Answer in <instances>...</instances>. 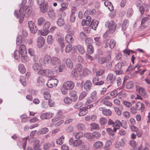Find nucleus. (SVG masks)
Listing matches in <instances>:
<instances>
[{
    "label": "nucleus",
    "mask_w": 150,
    "mask_h": 150,
    "mask_svg": "<svg viewBox=\"0 0 150 150\" xmlns=\"http://www.w3.org/2000/svg\"><path fill=\"white\" fill-rule=\"evenodd\" d=\"M32 8L31 6H25L21 7L19 11H15L14 14L17 18H19V22L21 23L23 19L24 15L25 17H28L32 11Z\"/></svg>",
    "instance_id": "obj_1"
},
{
    "label": "nucleus",
    "mask_w": 150,
    "mask_h": 150,
    "mask_svg": "<svg viewBox=\"0 0 150 150\" xmlns=\"http://www.w3.org/2000/svg\"><path fill=\"white\" fill-rule=\"evenodd\" d=\"M104 70L100 69L96 72L97 76L94 77V84L95 85H101L103 84L104 82L102 81L98 82L99 78L97 76H101L104 73Z\"/></svg>",
    "instance_id": "obj_2"
},
{
    "label": "nucleus",
    "mask_w": 150,
    "mask_h": 150,
    "mask_svg": "<svg viewBox=\"0 0 150 150\" xmlns=\"http://www.w3.org/2000/svg\"><path fill=\"white\" fill-rule=\"evenodd\" d=\"M106 27H108L109 29V33H113L116 30V25L115 22L112 21H108L105 24Z\"/></svg>",
    "instance_id": "obj_3"
},
{
    "label": "nucleus",
    "mask_w": 150,
    "mask_h": 150,
    "mask_svg": "<svg viewBox=\"0 0 150 150\" xmlns=\"http://www.w3.org/2000/svg\"><path fill=\"white\" fill-rule=\"evenodd\" d=\"M38 74L50 77H53L54 73L53 71L48 69L40 70L38 72Z\"/></svg>",
    "instance_id": "obj_4"
},
{
    "label": "nucleus",
    "mask_w": 150,
    "mask_h": 150,
    "mask_svg": "<svg viewBox=\"0 0 150 150\" xmlns=\"http://www.w3.org/2000/svg\"><path fill=\"white\" fill-rule=\"evenodd\" d=\"M51 57L48 54L45 56L43 58L40 59L39 62L42 65H45V64L51 65Z\"/></svg>",
    "instance_id": "obj_5"
},
{
    "label": "nucleus",
    "mask_w": 150,
    "mask_h": 150,
    "mask_svg": "<svg viewBox=\"0 0 150 150\" xmlns=\"http://www.w3.org/2000/svg\"><path fill=\"white\" fill-rule=\"evenodd\" d=\"M19 49L22 59L23 62H25L26 61V58L27 57V51L25 45H21Z\"/></svg>",
    "instance_id": "obj_6"
},
{
    "label": "nucleus",
    "mask_w": 150,
    "mask_h": 150,
    "mask_svg": "<svg viewBox=\"0 0 150 150\" xmlns=\"http://www.w3.org/2000/svg\"><path fill=\"white\" fill-rule=\"evenodd\" d=\"M50 23L49 21H47L44 24L43 27V31L41 33V34L44 36L47 35L50 32L49 28L50 27Z\"/></svg>",
    "instance_id": "obj_7"
},
{
    "label": "nucleus",
    "mask_w": 150,
    "mask_h": 150,
    "mask_svg": "<svg viewBox=\"0 0 150 150\" xmlns=\"http://www.w3.org/2000/svg\"><path fill=\"white\" fill-rule=\"evenodd\" d=\"M74 83L72 81H68L64 82L63 85V88L66 90H70L74 87Z\"/></svg>",
    "instance_id": "obj_8"
},
{
    "label": "nucleus",
    "mask_w": 150,
    "mask_h": 150,
    "mask_svg": "<svg viewBox=\"0 0 150 150\" xmlns=\"http://www.w3.org/2000/svg\"><path fill=\"white\" fill-rule=\"evenodd\" d=\"M116 78L114 75L112 73L109 74L106 77V80L111 84H113L116 81Z\"/></svg>",
    "instance_id": "obj_9"
},
{
    "label": "nucleus",
    "mask_w": 150,
    "mask_h": 150,
    "mask_svg": "<svg viewBox=\"0 0 150 150\" xmlns=\"http://www.w3.org/2000/svg\"><path fill=\"white\" fill-rule=\"evenodd\" d=\"M136 91L138 92L139 94L144 98H147L148 95L145 89L141 86H138L136 88Z\"/></svg>",
    "instance_id": "obj_10"
},
{
    "label": "nucleus",
    "mask_w": 150,
    "mask_h": 150,
    "mask_svg": "<svg viewBox=\"0 0 150 150\" xmlns=\"http://www.w3.org/2000/svg\"><path fill=\"white\" fill-rule=\"evenodd\" d=\"M58 81L57 79H52L47 83L48 87L49 88L52 87L53 86H56L58 83Z\"/></svg>",
    "instance_id": "obj_11"
},
{
    "label": "nucleus",
    "mask_w": 150,
    "mask_h": 150,
    "mask_svg": "<svg viewBox=\"0 0 150 150\" xmlns=\"http://www.w3.org/2000/svg\"><path fill=\"white\" fill-rule=\"evenodd\" d=\"M53 115V114L50 112L43 113L41 114L40 118L42 120L47 119L51 118Z\"/></svg>",
    "instance_id": "obj_12"
},
{
    "label": "nucleus",
    "mask_w": 150,
    "mask_h": 150,
    "mask_svg": "<svg viewBox=\"0 0 150 150\" xmlns=\"http://www.w3.org/2000/svg\"><path fill=\"white\" fill-rule=\"evenodd\" d=\"M51 65H57L60 62V59L57 57L53 56L51 57Z\"/></svg>",
    "instance_id": "obj_13"
},
{
    "label": "nucleus",
    "mask_w": 150,
    "mask_h": 150,
    "mask_svg": "<svg viewBox=\"0 0 150 150\" xmlns=\"http://www.w3.org/2000/svg\"><path fill=\"white\" fill-rule=\"evenodd\" d=\"M45 40L42 37H39L37 40V45L39 48H41L42 47L44 44Z\"/></svg>",
    "instance_id": "obj_14"
},
{
    "label": "nucleus",
    "mask_w": 150,
    "mask_h": 150,
    "mask_svg": "<svg viewBox=\"0 0 150 150\" xmlns=\"http://www.w3.org/2000/svg\"><path fill=\"white\" fill-rule=\"evenodd\" d=\"M40 11L42 13H45L48 11V5L47 3L40 5Z\"/></svg>",
    "instance_id": "obj_15"
},
{
    "label": "nucleus",
    "mask_w": 150,
    "mask_h": 150,
    "mask_svg": "<svg viewBox=\"0 0 150 150\" xmlns=\"http://www.w3.org/2000/svg\"><path fill=\"white\" fill-rule=\"evenodd\" d=\"M91 18L90 16H87L86 19H83L82 22V25L84 26L85 25H88L91 22Z\"/></svg>",
    "instance_id": "obj_16"
},
{
    "label": "nucleus",
    "mask_w": 150,
    "mask_h": 150,
    "mask_svg": "<svg viewBox=\"0 0 150 150\" xmlns=\"http://www.w3.org/2000/svg\"><path fill=\"white\" fill-rule=\"evenodd\" d=\"M48 14L49 17L51 19L54 20L55 18L56 14L54 10L52 8L49 9L48 12Z\"/></svg>",
    "instance_id": "obj_17"
},
{
    "label": "nucleus",
    "mask_w": 150,
    "mask_h": 150,
    "mask_svg": "<svg viewBox=\"0 0 150 150\" xmlns=\"http://www.w3.org/2000/svg\"><path fill=\"white\" fill-rule=\"evenodd\" d=\"M77 92L74 90L71 91L69 93V96L73 98V101H75L78 99V96L77 94Z\"/></svg>",
    "instance_id": "obj_18"
},
{
    "label": "nucleus",
    "mask_w": 150,
    "mask_h": 150,
    "mask_svg": "<svg viewBox=\"0 0 150 150\" xmlns=\"http://www.w3.org/2000/svg\"><path fill=\"white\" fill-rule=\"evenodd\" d=\"M79 112L78 113V115L79 116H83L85 115L88 112L85 107H83L79 110Z\"/></svg>",
    "instance_id": "obj_19"
},
{
    "label": "nucleus",
    "mask_w": 150,
    "mask_h": 150,
    "mask_svg": "<svg viewBox=\"0 0 150 150\" xmlns=\"http://www.w3.org/2000/svg\"><path fill=\"white\" fill-rule=\"evenodd\" d=\"M28 25L29 29H30L32 33H35V30L34 31V28H36V26H35V23L32 21H30L28 23Z\"/></svg>",
    "instance_id": "obj_20"
},
{
    "label": "nucleus",
    "mask_w": 150,
    "mask_h": 150,
    "mask_svg": "<svg viewBox=\"0 0 150 150\" xmlns=\"http://www.w3.org/2000/svg\"><path fill=\"white\" fill-rule=\"evenodd\" d=\"M136 108L138 110H143L145 108V105L143 103L138 102L136 104Z\"/></svg>",
    "instance_id": "obj_21"
},
{
    "label": "nucleus",
    "mask_w": 150,
    "mask_h": 150,
    "mask_svg": "<svg viewBox=\"0 0 150 150\" xmlns=\"http://www.w3.org/2000/svg\"><path fill=\"white\" fill-rule=\"evenodd\" d=\"M57 23L58 26L62 27L65 24L64 20L63 18L59 17L57 20Z\"/></svg>",
    "instance_id": "obj_22"
},
{
    "label": "nucleus",
    "mask_w": 150,
    "mask_h": 150,
    "mask_svg": "<svg viewBox=\"0 0 150 150\" xmlns=\"http://www.w3.org/2000/svg\"><path fill=\"white\" fill-rule=\"evenodd\" d=\"M65 39L67 42L71 44L74 41L73 37L69 34H67L65 36Z\"/></svg>",
    "instance_id": "obj_23"
},
{
    "label": "nucleus",
    "mask_w": 150,
    "mask_h": 150,
    "mask_svg": "<svg viewBox=\"0 0 150 150\" xmlns=\"http://www.w3.org/2000/svg\"><path fill=\"white\" fill-rule=\"evenodd\" d=\"M66 65L70 69H72L74 67L73 63L69 58H67L66 60Z\"/></svg>",
    "instance_id": "obj_24"
},
{
    "label": "nucleus",
    "mask_w": 150,
    "mask_h": 150,
    "mask_svg": "<svg viewBox=\"0 0 150 150\" xmlns=\"http://www.w3.org/2000/svg\"><path fill=\"white\" fill-rule=\"evenodd\" d=\"M92 83L91 82L89 81H87L84 84V88L87 91L90 90L91 88Z\"/></svg>",
    "instance_id": "obj_25"
},
{
    "label": "nucleus",
    "mask_w": 150,
    "mask_h": 150,
    "mask_svg": "<svg viewBox=\"0 0 150 150\" xmlns=\"http://www.w3.org/2000/svg\"><path fill=\"white\" fill-rule=\"evenodd\" d=\"M54 146V142L47 143L45 144L43 146V149L44 150H46L49 149L51 146Z\"/></svg>",
    "instance_id": "obj_26"
},
{
    "label": "nucleus",
    "mask_w": 150,
    "mask_h": 150,
    "mask_svg": "<svg viewBox=\"0 0 150 150\" xmlns=\"http://www.w3.org/2000/svg\"><path fill=\"white\" fill-rule=\"evenodd\" d=\"M33 68L35 71H37L41 70V66L40 64L37 63H35L33 66Z\"/></svg>",
    "instance_id": "obj_27"
},
{
    "label": "nucleus",
    "mask_w": 150,
    "mask_h": 150,
    "mask_svg": "<svg viewBox=\"0 0 150 150\" xmlns=\"http://www.w3.org/2000/svg\"><path fill=\"white\" fill-rule=\"evenodd\" d=\"M45 22V19L43 17H41L38 20V25L39 26H42Z\"/></svg>",
    "instance_id": "obj_28"
},
{
    "label": "nucleus",
    "mask_w": 150,
    "mask_h": 150,
    "mask_svg": "<svg viewBox=\"0 0 150 150\" xmlns=\"http://www.w3.org/2000/svg\"><path fill=\"white\" fill-rule=\"evenodd\" d=\"M129 22V21L127 19H125L123 21L122 25V30H126L128 26Z\"/></svg>",
    "instance_id": "obj_29"
},
{
    "label": "nucleus",
    "mask_w": 150,
    "mask_h": 150,
    "mask_svg": "<svg viewBox=\"0 0 150 150\" xmlns=\"http://www.w3.org/2000/svg\"><path fill=\"white\" fill-rule=\"evenodd\" d=\"M18 68L20 72L22 74H24L26 71V69L23 64H20L18 66Z\"/></svg>",
    "instance_id": "obj_30"
},
{
    "label": "nucleus",
    "mask_w": 150,
    "mask_h": 150,
    "mask_svg": "<svg viewBox=\"0 0 150 150\" xmlns=\"http://www.w3.org/2000/svg\"><path fill=\"white\" fill-rule=\"evenodd\" d=\"M58 42L60 45L61 47L63 48L64 47L65 44L64 43L63 36L58 37Z\"/></svg>",
    "instance_id": "obj_31"
},
{
    "label": "nucleus",
    "mask_w": 150,
    "mask_h": 150,
    "mask_svg": "<svg viewBox=\"0 0 150 150\" xmlns=\"http://www.w3.org/2000/svg\"><path fill=\"white\" fill-rule=\"evenodd\" d=\"M44 80L42 77L39 76L37 78V83L38 85L42 86L44 84Z\"/></svg>",
    "instance_id": "obj_32"
},
{
    "label": "nucleus",
    "mask_w": 150,
    "mask_h": 150,
    "mask_svg": "<svg viewBox=\"0 0 150 150\" xmlns=\"http://www.w3.org/2000/svg\"><path fill=\"white\" fill-rule=\"evenodd\" d=\"M23 40H22V37L21 35H18L16 41V44L17 45L19 46L21 44V43L22 42Z\"/></svg>",
    "instance_id": "obj_33"
},
{
    "label": "nucleus",
    "mask_w": 150,
    "mask_h": 150,
    "mask_svg": "<svg viewBox=\"0 0 150 150\" xmlns=\"http://www.w3.org/2000/svg\"><path fill=\"white\" fill-rule=\"evenodd\" d=\"M48 131L49 129L47 128H44L38 131V134L39 135L45 134L48 132Z\"/></svg>",
    "instance_id": "obj_34"
},
{
    "label": "nucleus",
    "mask_w": 150,
    "mask_h": 150,
    "mask_svg": "<svg viewBox=\"0 0 150 150\" xmlns=\"http://www.w3.org/2000/svg\"><path fill=\"white\" fill-rule=\"evenodd\" d=\"M47 42L49 45H51L53 44V39L52 35H49L47 36Z\"/></svg>",
    "instance_id": "obj_35"
},
{
    "label": "nucleus",
    "mask_w": 150,
    "mask_h": 150,
    "mask_svg": "<svg viewBox=\"0 0 150 150\" xmlns=\"http://www.w3.org/2000/svg\"><path fill=\"white\" fill-rule=\"evenodd\" d=\"M64 137L63 135H62L61 137L58 138L56 140V143L57 144L61 145L63 143L64 141Z\"/></svg>",
    "instance_id": "obj_36"
},
{
    "label": "nucleus",
    "mask_w": 150,
    "mask_h": 150,
    "mask_svg": "<svg viewBox=\"0 0 150 150\" xmlns=\"http://www.w3.org/2000/svg\"><path fill=\"white\" fill-rule=\"evenodd\" d=\"M87 50L88 53L89 54H92L93 53L94 51V49L93 46L91 45H88Z\"/></svg>",
    "instance_id": "obj_37"
},
{
    "label": "nucleus",
    "mask_w": 150,
    "mask_h": 150,
    "mask_svg": "<svg viewBox=\"0 0 150 150\" xmlns=\"http://www.w3.org/2000/svg\"><path fill=\"white\" fill-rule=\"evenodd\" d=\"M103 143L100 141L96 142L94 144V148L98 149L103 146Z\"/></svg>",
    "instance_id": "obj_38"
},
{
    "label": "nucleus",
    "mask_w": 150,
    "mask_h": 150,
    "mask_svg": "<svg viewBox=\"0 0 150 150\" xmlns=\"http://www.w3.org/2000/svg\"><path fill=\"white\" fill-rule=\"evenodd\" d=\"M71 76L74 78H76L78 76V74L75 69H74L71 72Z\"/></svg>",
    "instance_id": "obj_39"
},
{
    "label": "nucleus",
    "mask_w": 150,
    "mask_h": 150,
    "mask_svg": "<svg viewBox=\"0 0 150 150\" xmlns=\"http://www.w3.org/2000/svg\"><path fill=\"white\" fill-rule=\"evenodd\" d=\"M100 123L101 125H104L106 124L108 121L104 117H102L99 120Z\"/></svg>",
    "instance_id": "obj_40"
},
{
    "label": "nucleus",
    "mask_w": 150,
    "mask_h": 150,
    "mask_svg": "<svg viewBox=\"0 0 150 150\" xmlns=\"http://www.w3.org/2000/svg\"><path fill=\"white\" fill-rule=\"evenodd\" d=\"M64 101L66 104H70L73 101V99L69 97H66L64 98Z\"/></svg>",
    "instance_id": "obj_41"
},
{
    "label": "nucleus",
    "mask_w": 150,
    "mask_h": 150,
    "mask_svg": "<svg viewBox=\"0 0 150 150\" xmlns=\"http://www.w3.org/2000/svg\"><path fill=\"white\" fill-rule=\"evenodd\" d=\"M72 49V45L69 44L67 45L65 48V51L67 53L70 52Z\"/></svg>",
    "instance_id": "obj_42"
},
{
    "label": "nucleus",
    "mask_w": 150,
    "mask_h": 150,
    "mask_svg": "<svg viewBox=\"0 0 150 150\" xmlns=\"http://www.w3.org/2000/svg\"><path fill=\"white\" fill-rule=\"evenodd\" d=\"M77 48L79 52L81 54L84 53L85 51L83 47L80 45H78L77 46Z\"/></svg>",
    "instance_id": "obj_43"
},
{
    "label": "nucleus",
    "mask_w": 150,
    "mask_h": 150,
    "mask_svg": "<svg viewBox=\"0 0 150 150\" xmlns=\"http://www.w3.org/2000/svg\"><path fill=\"white\" fill-rule=\"evenodd\" d=\"M82 142L81 139L76 140L74 141L73 146L75 147L79 146L81 144Z\"/></svg>",
    "instance_id": "obj_44"
},
{
    "label": "nucleus",
    "mask_w": 150,
    "mask_h": 150,
    "mask_svg": "<svg viewBox=\"0 0 150 150\" xmlns=\"http://www.w3.org/2000/svg\"><path fill=\"white\" fill-rule=\"evenodd\" d=\"M148 18L145 17L141 21V25H143V26L144 27H146L148 26V25L146 24V22L148 21Z\"/></svg>",
    "instance_id": "obj_45"
},
{
    "label": "nucleus",
    "mask_w": 150,
    "mask_h": 150,
    "mask_svg": "<svg viewBox=\"0 0 150 150\" xmlns=\"http://www.w3.org/2000/svg\"><path fill=\"white\" fill-rule=\"evenodd\" d=\"M134 86V83L132 81H130L128 82L126 84V88L127 89H132Z\"/></svg>",
    "instance_id": "obj_46"
},
{
    "label": "nucleus",
    "mask_w": 150,
    "mask_h": 150,
    "mask_svg": "<svg viewBox=\"0 0 150 150\" xmlns=\"http://www.w3.org/2000/svg\"><path fill=\"white\" fill-rule=\"evenodd\" d=\"M98 62L99 63L102 64L105 63L107 62V60L105 58L101 57L98 59Z\"/></svg>",
    "instance_id": "obj_47"
},
{
    "label": "nucleus",
    "mask_w": 150,
    "mask_h": 150,
    "mask_svg": "<svg viewBox=\"0 0 150 150\" xmlns=\"http://www.w3.org/2000/svg\"><path fill=\"white\" fill-rule=\"evenodd\" d=\"M20 52L18 50H16L14 53V57L16 59H19L20 57Z\"/></svg>",
    "instance_id": "obj_48"
},
{
    "label": "nucleus",
    "mask_w": 150,
    "mask_h": 150,
    "mask_svg": "<svg viewBox=\"0 0 150 150\" xmlns=\"http://www.w3.org/2000/svg\"><path fill=\"white\" fill-rule=\"evenodd\" d=\"M77 128L79 130H84L86 129L85 125L82 124H79L77 125Z\"/></svg>",
    "instance_id": "obj_49"
},
{
    "label": "nucleus",
    "mask_w": 150,
    "mask_h": 150,
    "mask_svg": "<svg viewBox=\"0 0 150 150\" xmlns=\"http://www.w3.org/2000/svg\"><path fill=\"white\" fill-rule=\"evenodd\" d=\"M103 114L106 116H110L112 114V112L109 109H104V110L103 112Z\"/></svg>",
    "instance_id": "obj_50"
},
{
    "label": "nucleus",
    "mask_w": 150,
    "mask_h": 150,
    "mask_svg": "<svg viewBox=\"0 0 150 150\" xmlns=\"http://www.w3.org/2000/svg\"><path fill=\"white\" fill-rule=\"evenodd\" d=\"M121 122L119 120H116L114 122L113 125V127H116L117 128H120L121 126Z\"/></svg>",
    "instance_id": "obj_51"
},
{
    "label": "nucleus",
    "mask_w": 150,
    "mask_h": 150,
    "mask_svg": "<svg viewBox=\"0 0 150 150\" xmlns=\"http://www.w3.org/2000/svg\"><path fill=\"white\" fill-rule=\"evenodd\" d=\"M83 103L80 101H78L74 105V107L76 109H79L82 106Z\"/></svg>",
    "instance_id": "obj_52"
},
{
    "label": "nucleus",
    "mask_w": 150,
    "mask_h": 150,
    "mask_svg": "<svg viewBox=\"0 0 150 150\" xmlns=\"http://www.w3.org/2000/svg\"><path fill=\"white\" fill-rule=\"evenodd\" d=\"M112 145V142L110 140H108L106 142L105 146L104 147V149L106 150L110 147Z\"/></svg>",
    "instance_id": "obj_53"
},
{
    "label": "nucleus",
    "mask_w": 150,
    "mask_h": 150,
    "mask_svg": "<svg viewBox=\"0 0 150 150\" xmlns=\"http://www.w3.org/2000/svg\"><path fill=\"white\" fill-rule=\"evenodd\" d=\"M28 139V137H25L22 140L23 142V148L24 150H25V149L27 143V140Z\"/></svg>",
    "instance_id": "obj_54"
},
{
    "label": "nucleus",
    "mask_w": 150,
    "mask_h": 150,
    "mask_svg": "<svg viewBox=\"0 0 150 150\" xmlns=\"http://www.w3.org/2000/svg\"><path fill=\"white\" fill-rule=\"evenodd\" d=\"M28 53L31 56L35 57V52L34 50L32 48H30L28 50Z\"/></svg>",
    "instance_id": "obj_55"
},
{
    "label": "nucleus",
    "mask_w": 150,
    "mask_h": 150,
    "mask_svg": "<svg viewBox=\"0 0 150 150\" xmlns=\"http://www.w3.org/2000/svg\"><path fill=\"white\" fill-rule=\"evenodd\" d=\"M84 137L88 139H91L93 137V134L86 133L84 134Z\"/></svg>",
    "instance_id": "obj_56"
},
{
    "label": "nucleus",
    "mask_w": 150,
    "mask_h": 150,
    "mask_svg": "<svg viewBox=\"0 0 150 150\" xmlns=\"http://www.w3.org/2000/svg\"><path fill=\"white\" fill-rule=\"evenodd\" d=\"M121 126H122V127L125 129H126L127 128L128 126L127 124L126 121L125 120H122L121 122Z\"/></svg>",
    "instance_id": "obj_57"
},
{
    "label": "nucleus",
    "mask_w": 150,
    "mask_h": 150,
    "mask_svg": "<svg viewBox=\"0 0 150 150\" xmlns=\"http://www.w3.org/2000/svg\"><path fill=\"white\" fill-rule=\"evenodd\" d=\"M76 68L78 72H81L83 70L82 66L80 64H77L76 65Z\"/></svg>",
    "instance_id": "obj_58"
},
{
    "label": "nucleus",
    "mask_w": 150,
    "mask_h": 150,
    "mask_svg": "<svg viewBox=\"0 0 150 150\" xmlns=\"http://www.w3.org/2000/svg\"><path fill=\"white\" fill-rule=\"evenodd\" d=\"M115 44L116 42L114 40H111L109 44L110 47L111 49H113L115 45Z\"/></svg>",
    "instance_id": "obj_59"
},
{
    "label": "nucleus",
    "mask_w": 150,
    "mask_h": 150,
    "mask_svg": "<svg viewBox=\"0 0 150 150\" xmlns=\"http://www.w3.org/2000/svg\"><path fill=\"white\" fill-rule=\"evenodd\" d=\"M20 81L23 86H25L27 83L25 82V79L24 76H21L20 79Z\"/></svg>",
    "instance_id": "obj_60"
},
{
    "label": "nucleus",
    "mask_w": 150,
    "mask_h": 150,
    "mask_svg": "<svg viewBox=\"0 0 150 150\" xmlns=\"http://www.w3.org/2000/svg\"><path fill=\"white\" fill-rule=\"evenodd\" d=\"M57 115L60 119H62L64 117V115L62 114V110H59L57 113Z\"/></svg>",
    "instance_id": "obj_61"
},
{
    "label": "nucleus",
    "mask_w": 150,
    "mask_h": 150,
    "mask_svg": "<svg viewBox=\"0 0 150 150\" xmlns=\"http://www.w3.org/2000/svg\"><path fill=\"white\" fill-rule=\"evenodd\" d=\"M44 96L45 99L46 100H49L50 98V95L48 92L45 93L44 94Z\"/></svg>",
    "instance_id": "obj_62"
},
{
    "label": "nucleus",
    "mask_w": 150,
    "mask_h": 150,
    "mask_svg": "<svg viewBox=\"0 0 150 150\" xmlns=\"http://www.w3.org/2000/svg\"><path fill=\"white\" fill-rule=\"evenodd\" d=\"M133 13V11L132 9L129 8L128 9L127 12V16L128 17H129L132 16Z\"/></svg>",
    "instance_id": "obj_63"
},
{
    "label": "nucleus",
    "mask_w": 150,
    "mask_h": 150,
    "mask_svg": "<svg viewBox=\"0 0 150 150\" xmlns=\"http://www.w3.org/2000/svg\"><path fill=\"white\" fill-rule=\"evenodd\" d=\"M74 129V126H70L66 128V131L68 133H70L72 132L73 131Z\"/></svg>",
    "instance_id": "obj_64"
}]
</instances>
